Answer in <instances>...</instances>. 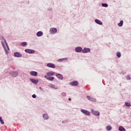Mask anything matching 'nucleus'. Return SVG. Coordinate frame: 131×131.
<instances>
[{"instance_id": "nucleus-1", "label": "nucleus", "mask_w": 131, "mask_h": 131, "mask_svg": "<svg viewBox=\"0 0 131 131\" xmlns=\"http://www.w3.org/2000/svg\"><path fill=\"white\" fill-rule=\"evenodd\" d=\"M1 39L2 40L1 43L5 50V52L6 55H8L9 54V51H10V48H9V46H8V43H7V41H6V39L4 38V37L2 36Z\"/></svg>"}, {"instance_id": "nucleus-2", "label": "nucleus", "mask_w": 131, "mask_h": 131, "mask_svg": "<svg viewBox=\"0 0 131 131\" xmlns=\"http://www.w3.org/2000/svg\"><path fill=\"white\" fill-rule=\"evenodd\" d=\"M57 29L56 28H51L50 29L49 32L51 34H55L57 33Z\"/></svg>"}, {"instance_id": "nucleus-3", "label": "nucleus", "mask_w": 131, "mask_h": 131, "mask_svg": "<svg viewBox=\"0 0 131 131\" xmlns=\"http://www.w3.org/2000/svg\"><path fill=\"white\" fill-rule=\"evenodd\" d=\"M81 112L83 113V114H84L85 115H87V116H89V115H91V113L88 110L81 109Z\"/></svg>"}, {"instance_id": "nucleus-4", "label": "nucleus", "mask_w": 131, "mask_h": 131, "mask_svg": "<svg viewBox=\"0 0 131 131\" xmlns=\"http://www.w3.org/2000/svg\"><path fill=\"white\" fill-rule=\"evenodd\" d=\"M45 78L49 81H53L55 79V77L52 76H45Z\"/></svg>"}, {"instance_id": "nucleus-5", "label": "nucleus", "mask_w": 131, "mask_h": 131, "mask_svg": "<svg viewBox=\"0 0 131 131\" xmlns=\"http://www.w3.org/2000/svg\"><path fill=\"white\" fill-rule=\"evenodd\" d=\"M25 52L28 54H34V53H35V50L32 49H26Z\"/></svg>"}, {"instance_id": "nucleus-6", "label": "nucleus", "mask_w": 131, "mask_h": 131, "mask_svg": "<svg viewBox=\"0 0 131 131\" xmlns=\"http://www.w3.org/2000/svg\"><path fill=\"white\" fill-rule=\"evenodd\" d=\"M10 75L12 77H17V76H18V72L12 71L10 73Z\"/></svg>"}, {"instance_id": "nucleus-7", "label": "nucleus", "mask_w": 131, "mask_h": 131, "mask_svg": "<svg viewBox=\"0 0 131 131\" xmlns=\"http://www.w3.org/2000/svg\"><path fill=\"white\" fill-rule=\"evenodd\" d=\"M91 112L93 115H95V116H99L100 115V112L98 111H95L93 109L91 110Z\"/></svg>"}, {"instance_id": "nucleus-8", "label": "nucleus", "mask_w": 131, "mask_h": 131, "mask_svg": "<svg viewBox=\"0 0 131 131\" xmlns=\"http://www.w3.org/2000/svg\"><path fill=\"white\" fill-rule=\"evenodd\" d=\"M90 52H91V49L88 48H84L82 50V53H83V54H86V53H90Z\"/></svg>"}, {"instance_id": "nucleus-9", "label": "nucleus", "mask_w": 131, "mask_h": 131, "mask_svg": "<svg viewBox=\"0 0 131 131\" xmlns=\"http://www.w3.org/2000/svg\"><path fill=\"white\" fill-rule=\"evenodd\" d=\"M75 51L76 53H81L82 52V48L81 47H76Z\"/></svg>"}, {"instance_id": "nucleus-10", "label": "nucleus", "mask_w": 131, "mask_h": 131, "mask_svg": "<svg viewBox=\"0 0 131 131\" xmlns=\"http://www.w3.org/2000/svg\"><path fill=\"white\" fill-rule=\"evenodd\" d=\"M69 84H70V85H72L73 86H77V85H78V81H73L70 82Z\"/></svg>"}, {"instance_id": "nucleus-11", "label": "nucleus", "mask_w": 131, "mask_h": 131, "mask_svg": "<svg viewBox=\"0 0 131 131\" xmlns=\"http://www.w3.org/2000/svg\"><path fill=\"white\" fill-rule=\"evenodd\" d=\"M47 67H49V68H56V66H55V64L52 63H48L47 64Z\"/></svg>"}, {"instance_id": "nucleus-12", "label": "nucleus", "mask_w": 131, "mask_h": 131, "mask_svg": "<svg viewBox=\"0 0 131 131\" xmlns=\"http://www.w3.org/2000/svg\"><path fill=\"white\" fill-rule=\"evenodd\" d=\"M14 56L16 58H21V57H22V54H21L20 52H15L14 53Z\"/></svg>"}, {"instance_id": "nucleus-13", "label": "nucleus", "mask_w": 131, "mask_h": 131, "mask_svg": "<svg viewBox=\"0 0 131 131\" xmlns=\"http://www.w3.org/2000/svg\"><path fill=\"white\" fill-rule=\"evenodd\" d=\"M30 80L33 83H34V84H37L38 83V80H37V79H33V78H30Z\"/></svg>"}, {"instance_id": "nucleus-14", "label": "nucleus", "mask_w": 131, "mask_h": 131, "mask_svg": "<svg viewBox=\"0 0 131 131\" xmlns=\"http://www.w3.org/2000/svg\"><path fill=\"white\" fill-rule=\"evenodd\" d=\"M55 72L50 71L47 73V76H54L55 75Z\"/></svg>"}, {"instance_id": "nucleus-15", "label": "nucleus", "mask_w": 131, "mask_h": 131, "mask_svg": "<svg viewBox=\"0 0 131 131\" xmlns=\"http://www.w3.org/2000/svg\"><path fill=\"white\" fill-rule=\"evenodd\" d=\"M86 98L88 100H89V101H91V102H96V99L89 96H87Z\"/></svg>"}, {"instance_id": "nucleus-16", "label": "nucleus", "mask_w": 131, "mask_h": 131, "mask_svg": "<svg viewBox=\"0 0 131 131\" xmlns=\"http://www.w3.org/2000/svg\"><path fill=\"white\" fill-rule=\"evenodd\" d=\"M43 120H49V115L48 114H44L42 115Z\"/></svg>"}, {"instance_id": "nucleus-17", "label": "nucleus", "mask_w": 131, "mask_h": 131, "mask_svg": "<svg viewBox=\"0 0 131 131\" xmlns=\"http://www.w3.org/2000/svg\"><path fill=\"white\" fill-rule=\"evenodd\" d=\"M56 76L58 78V79H60V80H63V75L61 74H58L56 75Z\"/></svg>"}, {"instance_id": "nucleus-18", "label": "nucleus", "mask_w": 131, "mask_h": 131, "mask_svg": "<svg viewBox=\"0 0 131 131\" xmlns=\"http://www.w3.org/2000/svg\"><path fill=\"white\" fill-rule=\"evenodd\" d=\"M30 74L32 76H37V72L35 71H31Z\"/></svg>"}, {"instance_id": "nucleus-19", "label": "nucleus", "mask_w": 131, "mask_h": 131, "mask_svg": "<svg viewBox=\"0 0 131 131\" xmlns=\"http://www.w3.org/2000/svg\"><path fill=\"white\" fill-rule=\"evenodd\" d=\"M95 22L97 24H98L99 25H103V23L99 19H95Z\"/></svg>"}, {"instance_id": "nucleus-20", "label": "nucleus", "mask_w": 131, "mask_h": 131, "mask_svg": "<svg viewBox=\"0 0 131 131\" xmlns=\"http://www.w3.org/2000/svg\"><path fill=\"white\" fill-rule=\"evenodd\" d=\"M43 34V33H42V31H38L37 34L36 35L37 36H38V37H40V36H42Z\"/></svg>"}, {"instance_id": "nucleus-21", "label": "nucleus", "mask_w": 131, "mask_h": 131, "mask_svg": "<svg viewBox=\"0 0 131 131\" xmlns=\"http://www.w3.org/2000/svg\"><path fill=\"white\" fill-rule=\"evenodd\" d=\"M68 60V58H65L59 59L57 61L58 62H64V61H67Z\"/></svg>"}, {"instance_id": "nucleus-22", "label": "nucleus", "mask_w": 131, "mask_h": 131, "mask_svg": "<svg viewBox=\"0 0 131 131\" xmlns=\"http://www.w3.org/2000/svg\"><path fill=\"white\" fill-rule=\"evenodd\" d=\"M106 129L107 131H110L112 130V126H111V125H108L106 127Z\"/></svg>"}, {"instance_id": "nucleus-23", "label": "nucleus", "mask_w": 131, "mask_h": 131, "mask_svg": "<svg viewBox=\"0 0 131 131\" xmlns=\"http://www.w3.org/2000/svg\"><path fill=\"white\" fill-rule=\"evenodd\" d=\"M122 25H123V20H120V23L118 24V26L122 27Z\"/></svg>"}, {"instance_id": "nucleus-24", "label": "nucleus", "mask_w": 131, "mask_h": 131, "mask_svg": "<svg viewBox=\"0 0 131 131\" xmlns=\"http://www.w3.org/2000/svg\"><path fill=\"white\" fill-rule=\"evenodd\" d=\"M119 130L120 131H125V128L123 126H120L119 127Z\"/></svg>"}, {"instance_id": "nucleus-25", "label": "nucleus", "mask_w": 131, "mask_h": 131, "mask_svg": "<svg viewBox=\"0 0 131 131\" xmlns=\"http://www.w3.org/2000/svg\"><path fill=\"white\" fill-rule=\"evenodd\" d=\"M49 86H50V88H51V89H54L55 90H57L58 89L57 88L55 87V86L52 84H50L49 85Z\"/></svg>"}, {"instance_id": "nucleus-26", "label": "nucleus", "mask_w": 131, "mask_h": 131, "mask_svg": "<svg viewBox=\"0 0 131 131\" xmlns=\"http://www.w3.org/2000/svg\"><path fill=\"white\" fill-rule=\"evenodd\" d=\"M20 46H21V47H26V46H27V42H23L21 43Z\"/></svg>"}, {"instance_id": "nucleus-27", "label": "nucleus", "mask_w": 131, "mask_h": 131, "mask_svg": "<svg viewBox=\"0 0 131 131\" xmlns=\"http://www.w3.org/2000/svg\"><path fill=\"white\" fill-rule=\"evenodd\" d=\"M116 55L118 57V58H120V57H121V53H120V52H118L116 53Z\"/></svg>"}, {"instance_id": "nucleus-28", "label": "nucleus", "mask_w": 131, "mask_h": 131, "mask_svg": "<svg viewBox=\"0 0 131 131\" xmlns=\"http://www.w3.org/2000/svg\"><path fill=\"white\" fill-rule=\"evenodd\" d=\"M0 122L1 124H5V122H4V120H3L2 117H0Z\"/></svg>"}, {"instance_id": "nucleus-29", "label": "nucleus", "mask_w": 131, "mask_h": 131, "mask_svg": "<svg viewBox=\"0 0 131 131\" xmlns=\"http://www.w3.org/2000/svg\"><path fill=\"white\" fill-rule=\"evenodd\" d=\"M125 105L127 107H130L131 104L128 102H125Z\"/></svg>"}, {"instance_id": "nucleus-30", "label": "nucleus", "mask_w": 131, "mask_h": 131, "mask_svg": "<svg viewBox=\"0 0 131 131\" xmlns=\"http://www.w3.org/2000/svg\"><path fill=\"white\" fill-rule=\"evenodd\" d=\"M102 7H104V8H107V7H108V4H107L106 3H102Z\"/></svg>"}, {"instance_id": "nucleus-31", "label": "nucleus", "mask_w": 131, "mask_h": 131, "mask_svg": "<svg viewBox=\"0 0 131 131\" xmlns=\"http://www.w3.org/2000/svg\"><path fill=\"white\" fill-rule=\"evenodd\" d=\"M126 79H127V80H130V79H131L130 77H129V75L127 76L126 77Z\"/></svg>"}, {"instance_id": "nucleus-32", "label": "nucleus", "mask_w": 131, "mask_h": 131, "mask_svg": "<svg viewBox=\"0 0 131 131\" xmlns=\"http://www.w3.org/2000/svg\"><path fill=\"white\" fill-rule=\"evenodd\" d=\"M61 95L63 96V97H66V93L65 92L61 93Z\"/></svg>"}, {"instance_id": "nucleus-33", "label": "nucleus", "mask_w": 131, "mask_h": 131, "mask_svg": "<svg viewBox=\"0 0 131 131\" xmlns=\"http://www.w3.org/2000/svg\"><path fill=\"white\" fill-rule=\"evenodd\" d=\"M32 97L34 99H35V98H36V95L35 94H33V95H32Z\"/></svg>"}, {"instance_id": "nucleus-34", "label": "nucleus", "mask_w": 131, "mask_h": 131, "mask_svg": "<svg viewBox=\"0 0 131 131\" xmlns=\"http://www.w3.org/2000/svg\"><path fill=\"white\" fill-rule=\"evenodd\" d=\"M39 90H40L41 91H42V88H41V87H39Z\"/></svg>"}, {"instance_id": "nucleus-35", "label": "nucleus", "mask_w": 131, "mask_h": 131, "mask_svg": "<svg viewBox=\"0 0 131 131\" xmlns=\"http://www.w3.org/2000/svg\"><path fill=\"white\" fill-rule=\"evenodd\" d=\"M69 101H71V98H69Z\"/></svg>"}, {"instance_id": "nucleus-36", "label": "nucleus", "mask_w": 131, "mask_h": 131, "mask_svg": "<svg viewBox=\"0 0 131 131\" xmlns=\"http://www.w3.org/2000/svg\"><path fill=\"white\" fill-rule=\"evenodd\" d=\"M49 11H52V8H50V9H49Z\"/></svg>"}]
</instances>
